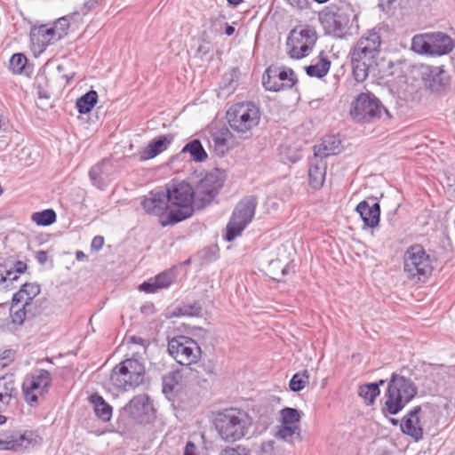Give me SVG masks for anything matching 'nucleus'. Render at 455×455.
I'll return each instance as SVG.
<instances>
[{
	"label": "nucleus",
	"instance_id": "1",
	"mask_svg": "<svg viewBox=\"0 0 455 455\" xmlns=\"http://www.w3.org/2000/svg\"><path fill=\"white\" fill-rule=\"evenodd\" d=\"M165 191H151L149 196L141 201L142 208L149 214L163 216L170 205L176 207L161 220L163 227L177 224L191 217L195 211L194 188L188 182L172 180Z\"/></svg>",
	"mask_w": 455,
	"mask_h": 455
},
{
	"label": "nucleus",
	"instance_id": "2",
	"mask_svg": "<svg viewBox=\"0 0 455 455\" xmlns=\"http://www.w3.org/2000/svg\"><path fill=\"white\" fill-rule=\"evenodd\" d=\"M212 423L222 441L235 443L249 433L252 419L244 410L231 407L218 411Z\"/></svg>",
	"mask_w": 455,
	"mask_h": 455
},
{
	"label": "nucleus",
	"instance_id": "3",
	"mask_svg": "<svg viewBox=\"0 0 455 455\" xmlns=\"http://www.w3.org/2000/svg\"><path fill=\"white\" fill-rule=\"evenodd\" d=\"M358 13L354 6L346 1L336 7H325L319 12V20L327 34L342 38L352 35L359 28Z\"/></svg>",
	"mask_w": 455,
	"mask_h": 455
},
{
	"label": "nucleus",
	"instance_id": "4",
	"mask_svg": "<svg viewBox=\"0 0 455 455\" xmlns=\"http://www.w3.org/2000/svg\"><path fill=\"white\" fill-rule=\"evenodd\" d=\"M417 392L418 388L411 379L392 373L387 383L383 413L398 414L417 395Z\"/></svg>",
	"mask_w": 455,
	"mask_h": 455
},
{
	"label": "nucleus",
	"instance_id": "5",
	"mask_svg": "<svg viewBox=\"0 0 455 455\" xmlns=\"http://www.w3.org/2000/svg\"><path fill=\"white\" fill-rule=\"evenodd\" d=\"M259 108L251 101L236 103L227 111L230 128L243 139L251 135V130L259 124Z\"/></svg>",
	"mask_w": 455,
	"mask_h": 455
},
{
	"label": "nucleus",
	"instance_id": "6",
	"mask_svg": "<svg viewBox=\"0 0 455 455\" xmlns=\"http://www.w3.org/2000/svg\"><path fill=\"white\" fill-rule=\"evenodd\" d=\"M433 270L431 258L421 244L415 243L407 248L403 254V272L407 279L426 282Z\"/></svg>",
	"mask_w": 455,
	"mask_h": 455
},
{
	"label": "nucleus",
	"instance_id": "7",
	"mask_svg": "<svg viewBox=\"0 0 455 455\" xmlns=\"http://www.w3.org/2000/svg\"><path fill=\"white\" fill-rule=\"evenodd\" d=\"M145 365L135 358H127L116 364L110 374V382L116 388L128 391L144 382Z\"/></svg>",
	"mask_w": 455,
	"mask_h": 455
},
{
	"label": "nucleus",
	"instance_id": "8",
	"mask_svg": "<svg viewBox=\"0 0 455 455\" xmlns=\"http://www.w3.org/2000/svg\"><path fill=\"white\" fill-rule=\"evenodd\" d=\"M349 114L356 123L370 124L379 120L383 114L391 117L389 111L373 93L361 92L352 101Z\"/></svg>",
	"mask_w": 455,
	"mask_h": 455
},
{
	"label": "nucleus",
	"instance_id": "9",
	"mask_svg": "<svg viewBox=\"0 0 455 455\" xmlns=\"http://www.w3.org/2000/svg\"><path fill=\"white\" fill-rule=\"evenodd\" d=\"M224 180V173L218 169L207 173L194 188L196 209L202 210L209 205L219 195Z\"/></svg>",
	"mask_w": 455,
	"mask_h": 455
},
{
	"label": "nucleus",
	"instance_id": "10",
	"mask_svg": "<svg viewBox=\"0 0 455 455\" xmlns=\"http://www.w3.org/2000/svg\"><path fill=\"white\" fill-rule=\"evenodd\" d=\"M43 438L34 430L7 429L0 434V449L22 452L42 443Z\"/></svg>",
	"mask_w": 455,
	"mask_h": 455
},
{
	"label": "nucleus",
	"instance_id": "11",
	"mask_svg": "<svg viewBox=\"0 0 455 455\" xmlns=\"http://www.w3.org/2000/svg\"><path fill=\"white\" fill-rule=\"evenodd\" d=\"M169 355L180 365L196 363L202 355L197 342L190 337L179 335L168 340Z\"/></svg>",
	"mask_w": 455,
	"mask_h": 455
},
{
	"label": "nucleus",
	"instance_id": "12",
	"mask_svg": "<svg viewBox=\"0 0 455 455\" xmlns=\"http://www.w3.org/2000/svg\"><path fill=\"white\" fill-rule=\"evenodd\" d=\"M317 40L315 29L309 25L293 28L287 38L289 55L292 59H302L308 55Z\"/></svg>",
	"mask_w": 455,
	"mask_h": 455
},
{
	"label": "nucleus",
	"instance_id": "13",
	"mask_svg": "<svg viewBox=\"0 0 455 455\" xmlns=\"http://www.w3.org/2000/svg\"><path fill=\"white\" fill-rule=\"evenodd\" d=\"M413 77L433 93L444 92L449 85V76L441 67L419 64L413 68Z\"/></svg>",
	"mask_w": 455,
	"mask_h": 455
},
{
	"label": "nucleus",
	"instance_id": "14",
	"mask_svg": "<svg viewBox=\"0 0 455 455\" xmlns=\"http://www.w3.org/2000/svg\"><path fill=\"white\" fill-rule=\"evenodd\" d=\"M297 83V76L290 68L270 66L262 76V84L269 92L291 89Z\"/></svg>",
	"mask_w": 455,
	"mask_h": 455
},
{
	"label": "nucleus",
	"instance_id": "15",
	"mask_svg": "<svg viewBox=\"0 0 455 455\" xmlns=\"http://www.w3.org/2000/svg\"><path fill=\"white\" fill-rule=\"evenodd\" d=\"M124 411L140 424H148L156 419L154 405L145 394L134 396L124 407Z\"/></svg>",
	"mask_w": 455,
	"mask_h": 455
},
{
	"label": "nucleus",
	"instance_id": "16",
	"mask_svg": "<svg viewBox=\"0 0 455 455\" xmlns=\"http://www.w3.org/2000/svg\"><path fill=\"white\" fill-rule=\"evenodd\" d=\"M113 164L108 159H103L94 164L89 171V177L93 186L104 189L113 179Z\"/></svg>",
	"mask_w": 455,
	"mask_h": 455
},
{
	"label": "nucleus",
	"instance_id": "17",
	"mask_svg": "<svg viewBox=\"0 0 455 455\" xmlns=\"http://www.w3.org/2000/svg\"><path fill=\"white\" fill-rule=\"evenodd\" d=\"M258 205V197L254 195L243 197L235 207L231 218L248 226L254 215Z\"/></svg>",
	"mask_w": 455,
	"mask_h": 455
},
{
	"label": "nucleus",
	"instance_id": "18",
	"mask_svg": "<svg viewBox=\"0 0 455 455\" xmlns=\"http://www.w3.org/2000/svg\"><path fill=\"white\" fill-rule=\"evenodd\" d=\"M173 140L174 135L172 133L154 138L148 145L140 151V161L144 162L157 156L170 147Z\"/></svg>",
	"mask_w": 455,
	"mask_h": 455
},
{
	"label": "nucleus",
	"instance_id": "19",
	"mask_svg": "<svg viewBox=\"0 0 455 455\" xmlns=\"http://www.w3.org/2000/svg\"><path fill=\"white\" fill-rule=\"evenodd\" d=\"M419 409H411L402 419L401 431L411 436L415 442L423 439V428L417 415Z\"/></svg>",
	"mask_w": 455,
	"mask_h": 455
},
{
	"label": "nucleus",
	"instance_id": "20",
	"mask_svg": "<svg viewBox=\"0 0 455 455\" xmlns=\"http://www.w3.org/2000/svg\"><path fill=\"white\" fill-rule=\"evenodd\" d=\"M355 210L362 218L364 226L371 228L379 226L380 220V205L378 202L370 205L368 201L363 200L357 204Z\"/></svg>",
	"mask_w": 455,
	"mask_h": 455
},
{
	"label": "nucleus",
	"instance_id": "21",
	"mask_svg": "<svg viewBox=\"0 0 455 455\" xmlns=\"http://www.w3.org/2000/svg\"><path fill=\"white\" fill-rule=\"evenodd\" d=\"M30 37L34 43L44 48L60 40V35H56L54 28L47 25L33 27L30 30Z\"/></svg>",
	"mask_w": 455,
	"mask_h": 455
},
{
	"label": "nucleus",
	"instance_id": "22",
	"mask_svg": "<svg viewBox=\"0 0 455 455\" xmlns=\"http://www.w3.org/2000/svg\"><path fill=\"white\" fill-rule=\"evenodd\" d=\"M431 55L442 56L448 54L453 49L451 38L444 33H429Z\"/></svg>",
	"mask_w": 455,
	"mask_h": 455
},
{
	"label": "nucleus",
	"instance_id": "23",
	"mask_svg": "<svg viewBox=\"0 0 455 455\" xmlns=\"http://www.w3.org/2000/svg\"><path fill=\"white\" fill-rule=\"evenodd\" d=\"M387 32L388 26L379 23L373 28L368 30L358 41H363V45L371 47L374 52L379 53L382 38Z\"/></svg>",
	"mask_w": 455,
	"mask_h": 455
},
{
	"label": "nucleus",
	"instance_id": "24",
	"mask_svg": "<svg viewBox=\"0 0 455 455\" xmlns=\"http://www.w3.org/2000/svg\"><path fill=\"white\" fill-rule=\"evenodd\" d=\"M326 175V164L315 156L309 164L308 183L314 189H319L323 187Z\"/></svg>",
	"mask_w": 455,
	"mask_h": 455
},
{
	"label": "nucleus",
	"instance_id": "25",
	"mask_svg": "<svg viewBox=\"0 0 455 455\" xmlns=\"http://www.w3.org/2000/svg\"><path fill=\"white\" fill-rule=\"evenodd\" d=\"M185 154H189L191 160L196 163H203L208 158V154L198 139L188 141L176 156H172V161L181 157Z\"/></svg>",
	"mask_w": 455,
	"mask_h": 455
},
{
	"label": "nucleus",
	"instance_id": "26",
	"mask_svg": "<svg viewBox=\"0 0 455 455\" xmlns=\"http://www.w3.org/2000/svg\"><path fill=\"white\" fill-rule=\"evenodd\" d=\"M11 323L15 326H21L25 320L35 316L36 313L32 311V307L12 300L9 309Z\"/></svg>",
	"mask_w": 455,
	"mask_h": 455
},
{
	"label": "nucleus",
	"instance_id": "27",
	"mask_svg": "<svg viewBox=\"0 0 455 455\" xmlns=\"http://www.w3.org/2000/svg\"><path fill=\"white\" fill-rule=\"evenodd\" d=\"M330 68L331 60L324 52L322 51L318 57L312 61V64L305 68V70L310 77L323 78L327 75Z\"/></svg>",
	"mask_w": 455,
	"mask_h": 455
},
{
	"label": "nucleus",
	"instance_id": "28",
	"mask_svg": "<svg viewBox=\"0 0 455 455\" xmlns=\"http://www.w3.org/2000/svg\"><path fill=\"white\" fill-rule=\"evenodd\" d=\"M89 402L93 405V411L98 419L103 422H108L112 418L113 407L106 402L99 393H93L89 396Z\"/></svg>",
	"mask_w": 455,
	"mask_h": 455
},
{
	"label": "nucleus",
	"instance_id": "29",
	"mask_svg": "<svg viewBox=\"0 0 455 455\" xmlns=\"http://www.w3.org/2000/svg\"><path fill=\"white\" fill-rule=\"evenodd\" d=\"M377 64V59L373 57H365L362 60H351L353 76L356 82L362 83L369 76L370 69Z\"/></svg>",
	"mask_w": 455,
	"mask_h": 455
},
{
	"label": "nucleus",
	"instance_id": "30",
	"mask_svg": "<svg viewBox=\"0 0 455 455\" xmlns=\"http://www.w3.org/2000/svg\"><path fill=\"white\" fill-rule=\"evenodd\" d=\"M40 285L36 283H26L12 296L15 302L32 307L33 299L40 293Z\"/></svg>",
	"mask_w": 455,
	"mask_h": 455
},
{
	"label": "nucleus",
	"instance_id": "31",
	"mask_svg": "<svg viewBox=\"0 0 455 455\" xmlns=\"http://www.w3.org/2000/svg\"><path fill=\"white\" fill-rule=\"evenodd\" d=\"M412 409H419L417 415L419 419H420L419 422L422 425V428H430L437 424V407L435 405L431 403H424L422 405L415 406Z\"/></svg>",
	"mask_w": 455,
	"mask_h": 455
},
{
	"label": "nucleus",
	"instance_id": "32",
	"mask_svg": "<svg viewBox=\"0 0 455 455\" xmlns=\"http://www.w3.org/2000/svg\"><path fill=\"white\" fill-rule=\"evenodd\" d=\"M340 140L335 136H326L322 140L321 144L315 146V156L322 160L329 156L337 154Z\"/></svg>",
	"mask_w": 455,
	"mask_h": 455
},
{
	"label": "nucleus",
	"instance_id": "33",
	"mask_svg": "<svg viewBox=\"0 0 455 455\" xmlns=\"http://www.w3.org/2000/svg\"><path fill=\"white\" fill-rule=\"evenodd\" d=\"M52 374L49 371L44 369H37L30 375L27 376L24 381L27 383L36 382L37 390H40V394L48 392L49 387L52 385Z\"/></svg>",
	"mask_w": 455,
	"mask_h": 455
},
{
	"label": "nucleus",
	"instance_id": "34",
	"mask_svg": "<svg viewBox=\"0 0 455 455\" xmlns=\"http://www.w3.org/2000/svg\"><path fill=\"white\" fill-rule=\"evenodd\" d=\"M384 383V379H379L377 382L361 385L358 388V395L364 400L367 405H372L375 402V399L380 394V386H383Z\"/></svg>",
	"mask_w": 455,
	"mask_h": 455
},
{
	"label": "nucleus",
	"instance_id": "35",
	"mask_svg": "<svg viewBox=\"0 0 455 455\" xmlns=\"http://www.w3.org/2000/svg\"><path fill=\"white\" fill-rule=\"evenodd\" d=\"M181 374L180 371H172L163 377V393L171 400L175 394L176 387L180 385Z\"/></svg>",
	"mask_w": 455,
	"mask_h": 455
},
{
	"label": "nucleus",
	"instance_id": "36",
	"mask_svg": "<svg viewBox=\"0 0 455 455\" xmlns=\"http://www.w3.org/2000/svg\"><path fill=\"white\" fill-rule=\"evenodd\" d=\"M97 92L91 90L77 99L76 107L80 114H88L97 104Z\"/></svg>",
	"mask_w": 455,
	"mask_h": 455
},
{
	"label": "nucleus",
	"instance_id": "37",
	"mask_svg": "<svg viewBox=\"0 0 455 455\" xmlns=\"http://www.w3.org/2000/svg\"><path fill=\"white\" fill-rule=\"evenodd\" d=\"M429 33L415 35L411 39V49L419 54L431 55Z\"/></svg>",
	"mask_w": 455,
	"mask_h": 455
},
{
	"label": "nucleus",
	"instance_id": "38",
	"mask_svg": "<svg viewBox=\"0 0 455 455\" xmlns=\"http://www.w3.org/2000/svg\"><path fill=\"white\" fill-rule=\"evenodd\" d=\"M31 220L37 225V226H50L53 224L57 220V215L54 210L52 209H46L43 210L41 212H36L32 214Z\"/></svg>",
	"mask_w": 455,
	"mask_h": 455
},
{
	"label": "nucleus",
	"instance_id": "39",
	"mask_svg": "<svg viewBox=\"0 0 455 455\" xmlns=\"http://www.w3.org/2000/svg\"><path fill=\"white\" fill-rule=\"evenodd\" d=\"M246 227V223H243L238 220H235L233 218H230L226 227L224 239L228 242H232L242 234V232L245 229Z\"/></svg>",
	"mask_w": 455,
	"mask_h": 455
},
{
	"label": "nucleus",
	"instance_id": "40",
	"mask_svg": "<svg viewBox=\"0 0 455 455\" xmlns=\"http://www.w3.org/2000/svg\"><path fill=\"white\" fill-rule=\"evenodd\" d=\"M275 436L279 439L288 441L289 438L293 436L299 441H301V428L299 425H283L279 427L275 434Z\"/></svg>",
	"mask_w": 455,
	"mask_h": 455
},
{
	"label": "nucleus",
	"instance_id": "41",
	"mask_svg": "<svg viewBox=\"0 0 455 455\" xmlns=\"http://www.w3.org/2000/svg\"><path fill=\"white\" fill-rule=\"evenodd\" d=\"M363 41H357L350 52L351 60H360L362 58L365 57H373L377 59L379 52H374L371 47L363 45Z\"/></svg>",
	"mask_w": 455,
	"mask_h": 455
},
{
	"label": "nucleus",
	"instance_id": "42",
	"mask_svg": "<svg viewBox=\"0 0 455 455\" xmlns=\"http://www.w3.org/2000/svg\"><path fill=\"white\" fill-rule=\"evenodd\" d=\"M281 422L283 425H298L301 418V412L291 407H284L280 411Z\"/></svg>",
	"mask_w": 455,
	"mask_h": 455
},
{
	"label": "nucleus",
	"instance_id": "43",
	"mask_svg": "<svg viewBox=\"0 0 455 455\" xmlns=\"http://www.w3.org/2000/svg\"><path fill=\"white\" fill-rule=\"evenodd\" d=\"M309 379V373L307 370L295 373L289 383L290 389L293 392H299L306 387Z\"/></svg>",
	"mask_w": 455,
	"mask_h": 455
},
{
	"label": "nucleus",
	"instance_id": "44",
	"mask_svg": "<svg viewBox=\"0 0 455 455\" xmlns=\"http://www.w3.org/2000/svg\"><path fill=\"white\" fill-rule=\"evenodd\" d=\"M28 59L23 53H15L10 59V69L13 74H21L26 69Z\"/></svg>",
	"mask_w": 455,
	"mask_h": 455
},
{
	"label": "nucleus",
	"instance_id": "45",
	"mask_svg": "<svg viewBox=\"0 0 455 455\" xmlns=\"http://www.w3.org/2000/svg\"><path fill=\"white\" fill-rule=\"evenodd\" d=\"M36 390L37 386L36 385V382L33 381L32 383H27L26 381H23L22 392L24 399L31 406L38 402V396L35 393Z\"/></svg>",
	"mask_w": 455,
	"mask_h": 455
},
{
	"label": "nucleus",
	"instance_id": "46",
	"mask_svg": "<svg viewBox=\"0 0 455 455\" xmlns=\"http://www.w3.org/2000/svg\"><path fill=\"white\" fill-rule=\"evenodd\" d=\"M203 307L200 301H194L193 303L183 304L179 311L183 315L199 316L202 315Z\"/></svg>",
	"mask_w": 455,
	"mask_h": 455
},
{
	"label": "nucleus",
	"instance_id": "47",
	"mask_svg": "<svg viewBox=\"0 0 455 455\" xmlns=\"http://www.w3.org/2000/svg\"><path fill=\"white\" fill-rule=\"evenodd\" d=\"M224 135L225 134L222 133L212 137L213 150L219 156H224L229 148Z\"/></svg>",
	"mask_w": 455,
	"mask_h": 455
},
{
	"label": "nucleus",
	"instance_id": "48",
	"mask_svg": "<svg viewBox=\"0 0 455 455\" xmlns=\"http://www.w3.org/2000/svg\"><path fill=\"white\" fill-rule=\"evenodd\" d=\"M37 94L40 99H49L51 97V92L47 89V76L45 74H38L36 78Z\"/></svg>",
	"mask_w": 455,
	"mask_h": 455
},
{
	"label": "nucleus",
	"instance_id": "49",
	"mask_svg": "<svg viewBox=\"0 0 455 455\" xmlns=\"http://www.w3.org/2000/svg\"><path fill=\"white\" fill-rule=\"evenodd\" d=\"M69 25V20L68 17L64 16L58 19L52 26L56 31V35H60V40L67 35V30L68 29Z\"/></svg>",
	"mask_w": 455,
	"mask_h": 455
},
{
	"label": "nucleus",
	"instance_id": "50",
	"mask_svg": "<svg viewBox=\"0 0 455 455\" xmlns=\"http://www.w3.org/2000/svg\"><path fill=\"white\" fill-rule=\"evenodd\" d=\"M0 388H2L0 392H6L9 397H14L17 395L15 382L12 378L8 379L6 378L0 379Z\"/></svg>",
	"mask_w": 455,
	"mask_h": 455
},
{
	"label": "nucleus",
	"instance_id": "51",
	"mask_svg": "<svg viewBox=\"0 0 455 455\" xmlns=\"http://www.w3.org/2000/svg\"><path fill=\"white\" fill-rule=\"evenodd\" d=\"M158 287L161 289L169 287L174 281V275L172 271H164L155 277Z\"/></svg>",
	"mask_w": 455,
	"mask_h": 455
},
{
	"label": "nucleus",
	"instance_id": "52",
	"mask_svg": "<svg viewBox=\"0 0 455 455\" xmlns=\"http://www.w3.org/2000/svg\"><path fill=\"white\" fill-rule=\"evenodd\" d=\"M220 455H251V451L243 445H237L235 447H226L221 451Z\"/></svg>",
	"mask_w": 455,
	"mask_h": 455
},
{
	"label": "nucleus",
	"instance_id": "53",
	"mask_svg": "<svg viewBox=\"0 0 455 455\" xmlns=\"http://www.w3.org/2000/svg\"><path fill=\"white\" fill-rule=\"evenodd\" d=\"M159 289L161 288L158 287V283H156L155 278L149 279L148 281L144 282L140 285V290L147 293L156 292Z\"/></svg>",
	"mask_w": 455,
	"mask_h": 455
},
{
	"label": "nucleus",
	"instance_id": "54",
	"mask_svg": "<svg viewBox=\"0 0 455 455\" xmlns=\"http://www.w3.org/2000/svg\"><path fill=\"white\" fill-rule=\"evenodd\" d=\"M13 271L8 270L4 266H0V283H4L7 279L10 281H16L18 275H13Z\"/></svg>",
	"mask_w": 455,
	"mask_h": 455
},
{
	"label": "nucleus",
	"instance_id": "55",
	"mask_svg": "<svg viewBox=\"0 0 455 455\" xmlns=\"http://www.w3.org/2000/svg\"><path fill=\"white\" fill-rule=\"evenodd\" d=\"M102 1L103 0H88V1H86L81 9L83 14H86L89 12L95 10L101 4Z\"/></svg>",
	"mask_w": 455,
	"mask_h": 455
},
{
	"label": "nucleus",
	"instance_id": "56",
	"mask_svg": "<svg viewBox=\"0 0 455 455\" xmlns=\"http://www.w3.org/2000/svg\"><path fill=\"white\" fill-rule=\"evenodd\" d=\"M275 449V441L268 440L263 442L260 445V451L262 455H271Z\"/></svg>",
	"mask_w": 455,
	"mask_h": 455
},
{
	"label": "nucleus",
	"instance_id": "57",
	"mask_svg": "<svg viewBox=\"0 0 455 455\" xmlns=\"http://www.w3.org/2000/svg\"><path fill=\"white\" fill-rule=\"evenodd\" d=\"M10 270L13 271L12 276L17 275L16 274H23L27 270V264L21 260H17Z\"/></svg>",
	"mask_w": 455,
	"mask_h": 455
},
{
	"label": "nucleus",
	"instance_id": "58",
	"mask_svg": "<svg viewBox=\"0 0 455 455\" xmlns=\"http://www.w3.org/2000/svg\"><path fill=\"white\" fill-rule=\"evenodd\" d=\"M104 245V237L102 235H96L93 237L92 243H91V249L92 251H100L102 249Z\"/></svg>",
	"mask_w": 455,
	"mask_h": 455
},
{
	"label": "nucleus",
	"instance_id": "59",
	"mask_svg": "<svg viewBox=\"0 0 455 455\" xmlns=\"http://www.w3.org/2000/svg\"><path fill=\"white\" fill-rule=\"evenodd\" d=\"M140 312L145 315H151L156 313V307L152 302H147L140 307Z\"/></svg>",
	"mask_w": 455,
	"mask_h": 455
},
{
	"label": "nucleus",
	"instance_id": "60",
	"mask_svg": "<svg viewBox=\"0 0 455 455\" xmlns=\"http://www.w3.org/2000/svg\"><path fill=\"white\" fill-rule=\"evenodd\" d=\"M12 398L8 396L6 392H0V411L7 408Z\"/></svg>",
	"mask_w": 455,
	"mask_h": 455
},
{
	"label": "nucleus",
	"instance_id": "61",
	"mask_svg": "<svg viewBox=\"0 0 455 455\" xmlns=\"http://www.w3.org/2000/svg\"><path fill=\"white\" fill-rule=\"evenodd\" d=\"M290 4L298 9L303 10L308 7V0H288Z\"/></svg>",
	"mask_w": 455,
	"mask_h": 455
},
{
	"label": "nucleus",
	"instance_id": "62",
	"mask_svg": "<svg viewBox=\"0 0 455 455\" xmlns=\"http://www.w3.org/2000/svg\"><path fill=\"white\" fill-rule=\"evenodd\" d=\"M129 343L138 344L144 347H146L148 345V342L146 339L138 336H131L129 338Z\"/></svg>",
	"mask_w": 455,
	"mask_h": 455
},
{
	"label": "nucleus",
	"instance_id": "63",
	"mask_svg": "<svg viewBox=\"0 0 455 455\" xmlns=\"http://www.w3.org/2000/svg\"><path fill=\"white\" fill-rule=\"evenodd\" d=\"M15 352L12 349H7L4 351L0 356V360H7L8 362H12L14 360Z\"/></svg>",
	"mask_w": 455,
	"mask_h": 455
},
{
	"label": "nucleus",
	"instance_id": "64",
	"mask_svg": "<svg viewBox=\"0 0 455 455\" xmlns=\"http://www.w3.org/2000/svg\"><path fill=\"white\" fill-rule=\"evenodd\" d=\"M36 259L40 264H44L48 260V255L45 251H38L36 253Z\"/></svg>",
	"mask_w": 455,
	"mask_h": 455
}]
</instances>
